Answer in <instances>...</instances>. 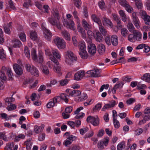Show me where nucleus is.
Segmentation results:
<instances>
[{
    "mask_svg": "<svg viewBox=\"0 0 150 150\" xmlns=\"http://www.w3.org/2000/svg\"><path fill=\"white\" fill-rule=\"evenodd\" d=\"M64 135L68 136L67 137V138L72 142L73 141H75L77 139V137H76L72 135H70V132H66L64 134Z\"/></svg>",
    "mask_w": 150,
    "mask_h": 150,
    "instance_id": "obj_22",
    "label": "nucleus"
},
{
    "mask_svg": "<svg viewBox=\"0 0 150 150\" xmlns=\"http://www.w3.org/2000/svg\"><path fill=\"white\" fill-rule=\"evenodd\" d=\"M128 40L132 42H134L135 41V39L134 38V36L133 34H130L128 36Z\"/></svg>",
    "mask_w": 150,
    "mask_h": 150,
    "instance_id": "obj_61",
    "label": "nucleus"
},
{
    "mask_svg": "<svg viewBox=\"0 0 150 150\" xmlns=\"http://www.w3.org/2000/svg\"><path fill=\"white\" fill-rule=\"evenodd\" d=\"M91 17L92 20L97 23L99 25H102V23L99 17H98L96 15L92 14Z\"/></svg>",
    "mask_w": 150,
    "mask_h": 150,
    "instance_id": "obj_16",
    "label": "nucleus"
},
{
    "mask_svg": "<svg viewBox=\"0 0 150 150\" xmlns=\"http://www.w3.org/2000/svg\"><path fill=\"white\" fill-rule=\"evenodd\" d=\"M119 13L123 21L125 22L127 21V17L124 11L121 10L119 11Z\"/></svg>",
    "mask_w": 150,
    "mask_h": 150,
    "instance_id": "obj_32",
    "label": "nucleus"
},
{
    "mask_svg": "<svg viewBox=\"0 0 150 150\" xmlns=\"http://www.w3.org/2000/svg\"><path fill=\"white\" fill-rule=\"evenodd\" d=\"M81 94V92L79 90H73L69 93V96H78Z\"/></svg>",
    "mask_w": 150,
    "mask_h": 150,
    "instance_id": "obj_26",
    "label": "nucleus"
},
{
    "mask_svg": "<svg viewBox=\"0 0 150 150\" xmlns=\"http://www.w3.org/2000/svg\"><path fill=\"white\" fill-rule=\"evenodd\" d=\"M69 96L68 95H66L65 93H61L59 96L61 98V100H63L67 103H68L69 102V100L68 98V97Z\"/></svg>",
    "mask_w": 150,
    "mask_h": 150,
    "instance_id": "obj_25",
    "label": "nucleus"
},
{
    "mask_svg": "<svg viewBox=\"0 0 150 150\" xmlns=\"http://www.w3.org/2000/svg\"><path fill=\"white\" fill-rule=\"evenodd\" d=\"M111 43L114 46H116L118 44V39L117 36L116 35H113L111 36L110 38Z\"/></svg>",
    "mask_w": 150,
    "mask_h": 150,
    "instance_id": "obj_18",
    "label": "nucleus"
},
{
    "mask_svg": "<svg viewBox=\"0 0 150 150\" xmlns=\"http://www.w3.org/2000/svg\"><path fill=\"white\" fill-rule=\"evenodd\" d=\"M116 105L115 101L112 100L110 101L109 103L105 104L102 109V111H104L105 109H108L110 108L114 107Z\"/></svg>",
    "mask_w": 150,
    "mask_h": 150,
    "instance_id": "obj_11",
    "label": "nucleus"
},
{
    "mask_svg": "<svg viewBox=\"0 0 150 150\" xmlns=\"http://www.w3.org/2000/svg\"><path fill=\"white\" fill-rule=\"evenodd\" d=\"M41 27L44 34H45V38L46 39L50 41V40L52 36V33L45 27V23H42Z\"/></svg>",
    "mask_w": 150,
    "mask_h": 150,
    "instance_id": "obj_5",
    "label": "nucleus"
},
{
    "mask_svg": "<svg viewBox=\"0 0 150 150\" xmlns=\"http://www.w3.org/2000/svg\"><path fill=\"white\" fill-rule=\"evenodd\" d=\"M52 53L53 54L52 56H54V57L55 56L57 59H59L60 58V55L57 49H52Z\"/></svg>",
    "mask_w": 150,
    "mask_h": 150,
    "instance_id": "obj_31",
    "label": "nucleus"
},
{
    "mask_svg": "<svg viewBox=\"0 0 150 150\" xmlns=\"http://www.w3.org/2000/svg\"><path fill=\"white\" fill-rule=\"evenodd\" d=\"M79 50H86V46L85 42L84 41H81L79 43Z\"/></svg>",
    "mask_w": 150,
    "mask_h": 150,
    "instance_id": "obj_42",
    "label": "nucleus"
},
{
    "mask_svg": "<svg viewBox=\"0 0 150 150\" xmlns=\"http://www.w3.org/2000/svg\"><path fill=\"white\" fill-rule=\"evenodd\" d=\"M52 99L56 105L57 103H59L61 101V98L59 96H55Z\"/></svg>",
    "mask_w": 150,
    "mask_h": 150,
    "instance_id": "obj_54",
    "label": "nucleus"
},
{
    "mask_svg": "<svg viewBox=\"0 0 150 150\" xmlns=\"http://www.w3.org/2000/svg\"><path fill=\"white\" fill-rule=\"evenodd\" d=\"M135 41H139L142 39V34L138 30H135L133 32Z\"/></svg>",
    "mask_w": 150,
    "mask_h": 150,
    "instance_id": "obj_14",
    "label": "nucleus"
},
{
    "mask_svg": "<svg viewBox=\"0 0 150 150\" xmlns=\"http://www.w3.org/2000/svg\"><path fill=\"white\" fill-rule=\"evenodd\" d=\"M100 69H96L88 71L87 74H90L93 77H98L100 76Z\"/></svg>",
    "mask_w": 150,
    "mask_h": 150,
    "instance_id": "obj_10",
    "label": "nucleus"
},
{
    "mask_svg": "<svg viewBox=\"0 0 150 150\" xmlns=\"http://www.w3.org/2000/svg\"><path fill=\"white\" fill-rule=\"evenodd\" d=\"M24 144L26 145V148L27 149L29 150H30L31 148L32 145L31 143V140H27L24 142Z\"/></svg>",
    "mask_w": 150,
    "mask_h": 150,
    "instance_id": "obj_41",
    "label": "nucleus"
},
{
    "mask_svg": "<svg viewBox=\"0 0 150 150\" xmlns=\"http://www.w3.org/2000/svg\"><path fill=\"white\" fill-rule=\"evenodd\" d=\"M14 146V143L13 142H12L10 144H8L7 146L5 147V150H17V149H14L13 150V148Z\"/></svg>",
    "mask_w": 150,
    "mask_h": 150,
    "instance_id": "obj_38",
    "label": "nucleus"
},
{
    "mask_svg": "<svg viewBox=\"0 0 150 150\" xmlns=\"http://www.w3.org/2000/svg\"><path fill=\"white\" fill-rule=\"evenodd\" d=\"M5 71V70H2V68L1 70L0 71V78L4 81L6 79V77L4 72Z\"/></svg>",
    "mask_w": 150,
    "mask_h": 150,
    "instance_id": "obj_50",
    "label": "nucleus"
},
{
    "mask_svg": "<svg viewBox=\"0 0 150 150\" xmlns=\"http://www.w3.org/2000/svg\"><path fill=\"white\" fill-rule=\"evenodd\" d=\"M37 37V34L35 32L32 31L30 33V38L32 40H35Z\"/></svg>",
    "mask_w": 150,
    "mask_h": 150,
    "instance_id": "obj_51",
    "label": "nucleus"
},
{
    "mask_svg": "<svg viewBox=\"0 0 150 150\" xmlns=\"http://www.w3.org/2000/svg\"><path fill=\"white\" fill-rule=\"evenodd\" d=\"M96 41L99 42H101L103 40V38L101 34L99 32H96L95 35H94Z\"/></svg>",
    "mask_w": 150,
    "mask_h": 150,
    "instance_id": "obj_21",
    "label": "nucleus"
},
{
    "mask_svg": "<svg viewBox=\"0 0 150 150\" xmlns=\"http://www.w3.org/2000/svg\"><path fill=\"white\" fill-rule=\"evenodd\" d=\"M125 147V144L124 142H122L118 144L117 146V150H122Z\"/></svg>",
    "mask_w": 150,
    "mask_h": 150,
    "instance_id": "obj_48",
    "label": "nucleus"
},
{
    "mask_svg": "<svg viewBox=\"0 0 150 150\" xmlns=\"http://www.w3.org/2000/svg\"><path fill=\"white\" fill-rule=\"evenodd\" d=\"M65 62L67 64L71 65L73 61H76L77 58L74 53L70 51H68L65 53Z\"/></svg>",
    "mask_w": 150,
    "mask_h": 150,
    "instance_id": "obj_2",
    "label": "nucleus"
},
{
    "mask_svg": "<svg viewBox=\"0 0 150 150\" xmlns=\"http://www.w3.org/2000/svg\"><path fill=\"white\" fill-rule=\"evenodd\" d=\"M93 132L92 131H91L90 133H87L83 137V138L85 139L90 138L91 137H92L93 135Z\"/></svg>",
    "mask_w": 150,
    "mask_h": 150,
    "instance_id": "obj_59",
    "label": "nucleus"
},
{
    "mask_svg": "<svg viewBox=\"0 0 150 150\" xmlns=\"http://www.w3.org/2000/svg\"><path fill=\"white\" fill-rule=\"evenodd\" d=\"M74 1V4L78 9L81 8V0H73Z\"/></svg>",
    "mask_w": 150,
    "mask_h": 150,
    "instance_id": "obj_34",
    "label": "nucleus"
},
{
    "mask_svg": "<svg viewBox=\"0 0 150 150\" xmlns=\"http://www.w3.org/2000/svg\"><path fill=\"white\" fill-rule=\"evenodd\" d=\"M53 15L54 18L52 17L48 18V22L52 25L55 26L59 29H61V24L59 21L60 17L58 11L57 10L54 11Z\"/></svg>",
    "mask_w": 150,
    "mask_h": 150,
    "instance_id": "obj_1",
    "label": "nucleus"
},
{
    "mask_svg": "<svg viewBox=\"0 0 150 150\" xmlns=\"http://www.w3.org/2000/svg\"><path fill=\"white\" fill-rule=\"evenodd\" d=\"M96 51V47L94 44H91L88 46V51L90 54H94Z\"/></svg>",
    "mask_w": 150,
    "mask_h": 150,
    "instance_id": "obj_12",
    "label": "nucleus"
},
{
    "mask_svg": "<svg viewBox=\"0 0 150 150\" xmlns=\"http://www.w3.org/2000/svg\"><path fill=\"white\" fill-rule=\"evenodd\" d=\"M64 38L67 40H69L70 39V37L69 33L66 30H63L61 32Z\"/></svg>",
    "mask_w": 150,
    "mask_h": 150,
    "instance_id": "obj_24",
    "label": "nucleus"
},
{
    "mask_svg": "<svg viewBox=\"0 0 150 150\" xmlns=\"http://www.w3.org/2000/svg\"><path fill=\"white\" fill-rule=\"evenodd\" d=\"M99 28L100 31L103 35H105L106 34L107 31L101 25H99Z\"/></svg>",
    "mask_w": 150,
    "mask_h": 150,
    "instance_id": "obj_53",
    "label": "nucleus"
},
{
    "mask_svg": "<svg viewBox=\"0 0 150 150\" xmlns=\"http://www.w3.org/2000/svg\"><path fill=\"white\" fill-rule=\"evenodd\" d=\"M45 54L47 56H49L50 58V59L51 60L52 59L53 57H54V56H52V54L51 52V51L49 49H45Z\"/></svg>",
    "mask_w": 150,
    "mask_h": 150,
    "instance_id": "obj_46",
    "label": "nucleus"
},
{
    "mask_svg": "<svg viewBox=\"0 0 150 150\" xmlns=\"http://www.w3.org/2000/svg\"><path fill=\"white\" fill-rule=\"evenodd\" d=\"M145 21V23L148 25H150V16H146V17H144L143 19Z\"/></svg>",
    "mask_w": 150,
    "mask_h": 150,
    "instance_id": "obj_58",
    "label": "nucleus"
},
{
    "mask_svg": "<svg viewBox=\"0 0 150 150\" xmlns=\"http://www.w3.org/2000/svg\"><path fill=\"white\" fill-rule=\"evenodd\" d=\"M30 72L32 75L34 76L38 77L39 76V71L35 67L31 70Z\"/></svg>",
    "mask_w": 150,
    "mask_h": 150,
    "instance_id": "obj_36",
    "label": "nucleus"
},
{
    "mask_svg": "<svg viewBox=\"0 0 150 150\" xmlns=\"http://www.w3.org/2000/svg\"><path fill=\"white\" fill-rule=\"evenodd\" d=\"M134 24L135 27L139 28L140 27L139 25V21L137 17L133 19Z\"/></svg>",
    "mask_w": 150,
    "mask_h": 150,
    "instance_id": "obj_44",
    "label": "nucleus"
},
{
    "mask_svg": "<svg viewBox=\"0 0 150 150\" xmlns=\"http://www.w3.org/2000/svg\"><path fill=\"white\" fill-rule=\"evenodd\" d=\"M79 54L81 58L83 59H86L88 57V55L86 50H79Z\"/></svg>",
    "mask_w": 150,
    "mask_h": 150,
    "instance_id": "obj_19",
    "label": "nucleus"
},
{
    "mask_svg": "<svg viewBox=\"0 0 150 150\" xmlns=\"http://www.w3.org/2000/svg\"><path fill=\"white\" fill-rule=\"evenodd\" d=\"M123 6L125 8L126 10L128 12H131L132 9V8L130 7V6L129 5L128 3L125 5H124V6Z\"/></svg>",
    "mask_w": 150,
    "mask_h": 150,
    "instance_id": "obj_62",
    "label": "nucleus"
},
{
    "mask_svg": "<svg viewBox=\"0 0 150 150\" xmlns=\"http://www.w3.org/2000/svg\"><path fill=\"white\" fill-rule=\"evenodd\" d=\"M143 129L141 128L137 129L134 130V134L138 136L141 134L143 132Z\"/></svg>",
    "mask_w": 150,
    "mask_h": 150,
    "instance_id": "obj_47",
    "label": "nucleus"
},
{
    "mask_svg": "<svg viewBox=\"0 0 150 150\" xmlns=\"http://www.w3.org/2000/svg\"><path fill=\"white\" fill-rule=\"evenodd\" d=\"M82 23L83 27L86 30L87 29H88L90 27V25L85 20L83 19L82 21Z\"/></svg>",
    "mask_w": 150,
    "mask_h": 150,
    "instance_id": "obj_45",
    "label": "nucleus"
},
{
    "mask_svg": "<svg viewBox=\"0 0 150 150\" xmlns=\"http://www.w3.org/2000/svg\"><path fill=\"white\" fill-rule=\"evenodd\" d=\"M31 55L34 61L38 60L37 56L36 54V51L35 49H33L31 52Z\"/></svg>",
    "mask_w": 150,
    "mask_h": 150,
    "instance_id": "obj_28",
    "label": "nucleus"
},
{
    "mask_svg": "<svg viewBox=\"0 0 150 150\" xmlns=\"http://www.w3.org/2000/svg\"><path fill=\"white\" fill-rule=\"evenodd\" d=\"M52 61L56 64V65H54L53 68L54 71L58 73H59L61 70V68L59 66L58 60L56 59L55 57H53L52 59Z\"/></svg>",
    "mask_w": 150,
    "mask_h": 150,
    "instance_id": "obj_7",
    "label": "nucleus"
},
{
    "mask_svg": "<svg viewBox=\"0 0 150 150\" xmlns=\"http://www.w3.org/2000/svg\"><path fill=\"white\" fill-rule=\"evenodd\" d=\"M124 84V82L122 81H120L117 82L115 85L114 87L116 88V89L119 88H121L122 87Z\"/></svg>",
    "mask_w": 150,
    "mask_h": 150,
    "instance_id": "obj_39",
    "label": "nucleus"
},
{
    "mask_svg": "<svg viewBox=\"0 0 150 150\" xmlns=\"http://www.w3.org/2000/svg\"><path fill=\"white\" fill-rule=\"evenodd\" d=\"M81 148L80 146L76 145H72L67 150H80Z\"/></svg>",
    "mask_w": 150,
    "mask_h": 150,
    "instance_id": "obj_37",
    "label": "nucleus"
},
{
    "mask_svg": "<svg viewBox=\"0 0 150 150\" xmlns=\"http://www.w3.org/2000/svg\"><path fill=\"white\" fill-rule=\"evenodd\" d=\"M2 70H5L6 71V74L8 76L10 79H11L13 76V74L11 69L9 67H6L5 66L2 67Z\"/></svg>",
    "mask_w": 150,
    "mask_h": 150,
    "instance_id": "obj_15",
    "label": "nucleus"
},
{
    "mask_svg": "<svg viewBox=\"0 0 150 150\" xmlns=\"http://www.w3.org/2000/svg\"><path fill=\"white\" fill-rule=\"evenodd\" d=\"M85 73L83 71H79L76 73L74 76V79L79 81L84 76Z\"/></svg>",
    "mask_w": 150,
    "mask_h": 150,
    "instance_id": "obj_8",
    "label": "nucleus"
},
{
    "mask_svg": "<svg viewBox=\"0 0 150 150\" xmlns=\"http://www.w3.org/2000/svg\"><path fill=\"white\" fill-rule=\"evenodd\" d=\"M35 67L33 65L30 64H26L25 65V68L27 71L30 72V71L32 70Z\"/></svg>",
    "mask_w": 150,
    "mask_h": 150,
    "instance_id": "obj_55",
    "label": "nucleus"
},
{
    "mask_svg": "<svg viewBox=\"0 0 150 150\" xmlns=\"http://www.w3.org/2000/svg\"><path fill=\"white\" fill-rule=\"evenodd\" d=\"M88 130V129L87 127L81 128L79 130L80 133L81 135H83L87 132Z\"/></svg>",
    "mask_w": 150,
    "mask_h": 150,
    "instance_id": "obj_60",
    "label": "nucleus"
},
{
    "mask_svg": "<svg viewBox=\"0 0 150 150\" xmlns=\"http://www.w3.org/2000/svg\"><path fill=\"white\" fill-rule=\"evenodd\" d=\"M97 49L98 51L100 54H103L105 50V46L102 44H100L98 45Z\"/></svg>",
    "mask_w": 150,
    "mask_h": 150,
    "instance_id": "obj_23",
    "label": "nucleus"
},
{
    "mask_svg": "<svg viewBox=\"0 0 150 150\" xmlns=\"http://www.w3.org/2000/svg\"><path fill=\"white\" fill-rule=\"evenodd\" d=\"M24 53L27 57L29 58L30 57V51L28 47L27 46L25 47Z\"/></svg>",
    "mask_w": 150,
    "mask_h": 150,
    "instance_id": "obj_57",
    "label": "nucleus"
},
{
    "mask_svg": "<svg viewBox=\"0 0 150 150\" xmlns=\"http://www.w3.org/2000/svg\"><path fill=\"white\" fill-rule=\"evenodd\" d=\"M11 23V22H10L8 23L7 25H4V31L6 33L8 34H10L11 31L10 29L12 28Z\"/></svg>",
    "mask_w": 150,
    "mask_h": 150,
    "instance_id": "obj_17",
    "label": "nucleus"
},
{
    "mask_svg": "<svg viewBox=\"0 0 150 150\" xmlns=\"http://www.w3.org/2000/svg\"><path fill=\"white\" fill-rule=\"evenodd\" d=\"M13 67L17 74L21 75L23 73V70L21 67L18 64H14L13 65Z\"/></svg>",
    "mask_w": 150,
    "mask_h": 150,
    "instance_id": "obj_9",
    "label": "nucleus"
},
{
    "mask_svg": "<svg viewBox=\"0 0 150 150\" xmlns=\"http://www.w3.org/2000/svg\"><path fill=\"white\" fill-rule=\"evenodd\" d=\"M79 32L81 33V36L83 38H85L86 37V35L85 30L81 27H79L78 29Z\"/></svg>",
    "mask_w": 150,
    "mask_h": 150,
    "instance_id": "obj_33",
    "label": "nucleus"
},
{
    "mask_svg": "<svg viewBox=\"0 0 150 150\" xmlns=\"http://www.w3.org/2000/svg\"><path fill=\"white\" fill-rule=\"evenodd\" d=\"M25 137V136L23 134H19L18 135L15 137L14 141L15 142H18L21 139H24Z\"/></svg>",
    "mask_w": 150,
    "mask_h": 150,
    "instance_id": "obj_30",
    "label": "nucleus"
},
{
    "mask_svg": "<svg viewBox=\"0 0 150 150\" xmlns=\"http://www.w3.org/2000/svg\"><path fill=\"white\" fill-rule=\"evenodd\" d=\"M19 38L22 41L25 42L26 41V36L25 34L23 33H20Z\"/></svg>",
    "mask_w": 150,
    "mask_h": 150,
    "instance_id": "obj_63",
    "label": "nucleus"
},
{
    "mask_svg": "<svg viewBox=\"0 0 150 150\" xmlns=\"http://www.w3.org/2000/svg\"><path fill=\"white\" fill-rule=\"evenodd\" d=\"M63 24L67 28L72 30H74L75 29V24L74 22L72 20L64 21L63 22Z\"/></svg>",
    "mask_w": 150,
    "mask_h": 150,
    "instance_id": "obj_6",
    "label": "nucleus"
},
{
    "mask_svg": "<svg viewBox=\"0 0 150 150\" xmlns=\"http://www.w3.org/2000/svg\"><path fill=\"white\" fill-rule=\"evenodd\" d=\"M56 104L54 103L52 99L50 100L49 101L47 104V107L48 108H50L53 107Z\"/></svg>",
    "mask_w": 150,
    "mask_h": 150,
    "instance_id": "obj_40",
    "label": "nucleus"
},
{
    "mask_svg": "<svg viewBox=\"0 0 150 150\" xmlns=\"http://www.w3.org/2000/svg\"><path fill=\"white\" fill-rule=\"evenodd\" d=\"M141 79L148 83H150V74H146L141 77Z\"/></svg>",
    "mask_w": 150,
    "mask_h": 150,
    "instance_id": "obj_29",
    "label": "nucleus"
},
{
    "mask_svg": "<svg viewBox=\"0 0 150 150\" xmlns=\"http://www.w3.org/2000/svg\"><path fill=\"white\" fill-rule=\"evenodd\" d=\"M16 108V105L10 103V105L8 106L6 108L8 111H10L12 110L15 109Z\"/></svg>",
    "mask_w": 150,
    "mask_h": 150,
    "instance_id": "obj_52",
    "label": "nucleus"
},
{
    "mask_svg": "<svg viewBox=\"0 0 150 150\" xmlns=\"http://www.w3.org/2000/svg\"><path fill=\"white\" fill-rule=\"evenodd\" d=\"M113 123L115 127L116 128L118 129L120 127V124L119 121L116 119H113Z\"/></svg>",
    "mask_w": 150,
    "mask_h": 150,
    "instance_id": "obj_56",
    "label": "nucleus"
},
{
    "mask_svg": "<svg viewBox=\"0 0 150 150\" xmlns=\"http://www.w3.org/2000/svg\"><path fill=\"white\" fill-rule=\"evenodd\" d=\"M121 33L123 36L126 37L128 34L129 32L126 28H122L121 30Z\"/></svg>",
    "mask_w": 150,
    "mask_h": 150,
    "instance_id": "obj_35",
    "label": "nucleus"
},
{
    "mask_svg": "<svg viewBox=\"0 0 150 150\" xmlns=\"http://www.w3.org/2000/svg\"><path fill=\"white\" fill-rule=\"evenodd\" d=\"M103 24L104 25L112 28L113 25L110 19L106 17H103Z\"/></svg>",
    "mask_w": 150,
    "mask_h": 150,
    "instance_id": "obj_13",
    "label": "nucleus"
},
{
    "mask_svg": "<svg viewBox=\"0 0 150 150\" xmlns=\"http://www.w3.org/2000/svg\"><path fill=\"white\" fill-rule=\"evenodd\" d=\"M127 27L128 29L130 32L133 33L135 30H134V27L132 23H129L127 24Z\"/></svg>",
    "mask_w": 150,
    "mask_h": 150,
    "instance_id": "obj_49",
    "label": "nucleus"
},
{
    "mask_svg": "<svg viewBox=\"0 0 150 150\" xmlns=\"http://www.w3.org/2000/svg\"><path fill=\"white\" fill-rule=\"evenodd\" d=\"M22 46V44L21 42L18 40H15L13 42V47H14L19 48Z\"/></svg>",
    "mask_w": 150,
    "mask_h": 150,
    "instance_id": "obj_27",
    "label": "nucleus"
},
{
    "mask_svg": "<svg viewBox=\"0 0 150 150\" xmlns=\"http://www.w3.org/2000/svg\"><path fill=\"white\" fill-rule=\"evenodd\" d=\"M86 121L87 122H90L94 126H98L99 124V119L98 117L96 118L91 115L87 117Z\"/></svg>",
    "mask_w": 150,
    "mask_h": 150,
    "instance_id": "obj_4",
    "label": "nucleus"
},
{
    "mask_svg": "<svg viewBox=\"0 0 150 150\" xmlns=\"http://www.w3.org/2000/svg\"><path fill=\"white\" fill-rule=\"evenodd\" d=\"M131 78L129 76H123L122 78V80L123 81L127 82H129L131 81Z\"/></svg>",
    "mask_w": 150,
    "mask_h": 150,
    "instance_id": "obj_64",
    "label": "nucleus"
},
{
    "mask_svg": "<svg viewBox=\"0 0 150 150\" xmlns=\"http://www.w3.org/2000/svg\"><path fill=\"white\" fill-rule=\"evenodd\" d=\"M53 41L58 48L62 49L65 48L66 45L63 40L59 37H57Z\"/></svg>",
    "mask_w": 150,
    "mask_h": 150,
    "instance_id": "obj_3",
    "label": "nucleus"
},
{
    "mask_svg": "<svg viewBox=\"0 0 150 150\" xmlns=\"http://www.w3.org/2000/svg\"><path fill=\"white\" fill-rule=\"evenodd\" d=\"M8 6L11 9L14 10H16V8L13 1L11 0H10L8 1Z\"/></svg>",
    "mask_w": 150,
    "mask_h": 150,
    "instance_id": "obj_43",
    "label": "nucleus"
},
{
    "mask_svg": "<svg viewBox=\"0 0 150 150\" xmlns=\"http://www.w3.org/2000/svg\"><path fill=\"white\" fill-rule=\"evenodd\" d=\"M45 125H42L41 126H35L34 127V131L36 133L38 134L43 131Z\"/></svg>",
    "mask_w": 150,
    "mask_h": 150,
    "instance_id": "obj_20",
    "label": "nucleus"
}]
</instances>
